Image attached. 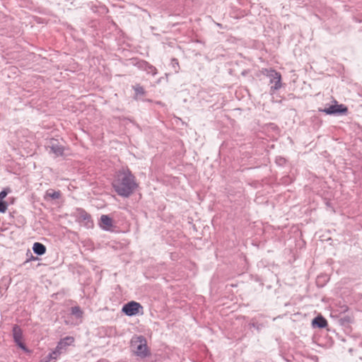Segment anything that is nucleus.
Segmentation results:
<instances>
[{
	"mask_svg": "<svg viewBox=\"0 0 362 362\" xmlns=\"http://www.w3.org/2000/svg\"><path fill=\"white\" fill-rule=\"evenodd\" d=\"M33 252L37 255H42L46 252L45 246L40 243H35L33 247Z\"/></svg>",
	"mask_w": 362,
	"mask_h": 362,
	"instance_id": "nucleus-11",
	"label": "nucleus"
},
{
	"mask_svg": "<svg viewBox=\"0 0 362 362\" xmlns=\"http://www.w3.org/2000/svg\"><path fill=\"white\" fill-rule=\"evenodd\" d=\"M313 325L320 328H324L327 325V322L323 317L317 316L313 320Z\"/></svg>",
	"mask_w": 362,
	"mask_h": 362,
	"instance_id": "nucleus-12",
	"label": "nucleus"
},
{
	"mask_svg": "<svg viewBox=\"0 0 362 362\" xmlns=\"http://www.w3.org/2000/svg\"><path fill=\"white\" fill-rule=\"evenodd\" d=\"M10 189L8 188L4 189L0 192V200H4V199L6 197L8 192H10Z\"/></svg>",
	"mask_w": 362,
	"mask_h": 362,
	"instance_id": "nucleus-18",
	"label": "nucleus"
},
{
	"mask_svg": "<svg viewBox=\"0 0 362 362\" xmlns=\"http://www.w3.org/2000/svg\"><path fill=\"white\" fill-rule=\"evenodd\" d=\"M17 345L21 348L24 351H28L25 346L24 345V344L22 342V341H20L18 343H16Z\"/></svg>",
	"mask_w": 362,
	"mask_h": 362,
	"instance_id": "nucleus-19",
	"label": "nucleus"
},
{
	"mask_svg": "<svg viewBox=\"0 0 362 362\" xmlns=\"http://www.w3.org/2000/svg\"><path fill=\"white\" fill-rule=\"evenodd\" d=\"M172 62H173V65L174 67H175V66H179V64H178L177 59H173Z\"/></svg>",
	"mask_w": 362,
	"mask_h": 362,
	"instance_id": "nucleus-20",
	"label": "nucleus"
},
{
	"mask_svg": "<svg viewBox=\"0 0 362 362\" xmlns=\"http://www.w3.org/2000/svg\"><path fill=\"white\" fill-rule=\"evenodd\" d=\"M148 73L151 74L152 75H156L157 74V70L156 67L152 65H148V68L146 69Z\"/></svg>",
	"mask_w": 362,
	"mask_h": 362,
	"instance_id": "nucleus-17",
	"label": "nucleus"
},
{
	"mask_svg": "<svg viewBox=\"0 0 362 362\" xmlns=\"http://www.w3.org/2000/svg\"><path fill=\"white\" fill-rule=\"evenodd\" d=\"M50 151L56 156H62L64 153V147L59 145L57 140L51 139L49 144Z\"/></svg>",
	"mask_w": 362,
	"mask_h": 362,
	"instance_id": "nucleus-7",
	"label": "nucleus"
},
{
	"mask_svg": "<svg viewBox=\"0 0 362 362\" xmlns=\"http://www.w3.org/2000/svg\"><path fill=\"white\" fill-rule=\"evenodd\" d=\"M132 346L134 349V353L141 357H146L148 354L146 339L143 336L136 337L132 340Z\"/></svg>",
	"mask_w": 362,
	"mask_h": 362,
	"instance_id": "nucleus-2",
	"label": "nucleus"
},
{
	"mask_svg": "<svg viewBox=\"0 0 362 362\" xmlns=\"http://www.w3.org/2000/svg\"><path fill=\"white\" fill-rule=\"evenodd\" d=\"M143 307L139 303L131 301L122 307V312L127 316H133L139 314L142 311Z\"/></svg>",
	"mask_w": 362,
	"mask_h": 362,
	"instance_id": "nucleus-5",
	"label": "nucleus"
},
{
	"mask_svg": "<svg viewBox=\"0 0 362 362\" xmlns=\"http://www.w3.org/2000/svg\"><path fill=\"white\" fill-rule=\"evenodd\" d=\"M61 193L59 191H54L53 189L47 190L46 192V197H50L52 199H57L60 198Z\"/></svg>",
	"mask_w": 362,
	"mask_h": 362,
	"instance_id": "nucleus-13",
	"label": "nucleus"
},
{
	"mask_svg": "<svg viewBox=\"0 0 362 362\" xmlns=\"http://www.w3.org/2000/svg\"><path fill=\"white\" fill-rule=\"evenodd\" d=\"M134 90L137 95H144L145 93L144 88L140 85H136L134 86Z\"/></svg>",
	"mask_w": 362,
	"mask_h": 362,
	"instance_id": "nucleus-15",
	"label": "nucleus"
},
{
	"mask_svg": "<svg viewBox=\"0 0 362 362\" xmlns=\"http://www.w3.org/2000/svg\"><path fill=\"white\" fill-rule=\"evenodd\" d=\"M7 209V204L4 200H0V212L4 213Z\"/></svg>",
	"mask_w": 362,
	"mask_h": 362,
	"instance_id": "nucleus-16",
	"label": "nucleus"
},
{
	"mask_svg": "<svg viewBox=\"0 0 362 362\" xmlns=\"http://www.w3.org/2000/svg\"><path fill=\"white\" fill-rule=\"evenodd\" d=\"M112 219L107 215H102L100 217V226L108 230L112 226Z\"/></svg>",
	"mask_w": 362,
	"mask_h": 362,
	"instance_id": "nucleus-8",
	"label": "nucleus"
},
{
	"mask_svg": "<svg viewBox=\"0 0 362 362\" xmlns=\"http://www.w3.org/2000/svg\"><path fill=\"white\" fill-rule=\"evenodd\" d=\"M78 218L81 221H84L85 224L88 227L93 224L90 215L83 210H81L79 211Z\"/></svg>",
	"mask_w": 362,
	"mask_h": 362,
	"instance_id": "nucleus-9",
	"label": "nucleus"
},
{
	"mask_svg": "<svg viewBox=\"0 0 362 362\" xmlns=\"http://www.w3.org/2000/svg\"><path fill=\"white\" fill-rule=\"evenodd\" d=\"M321 111L325 112L327 115H337L345 114L347 112L348 109L344 105H334L329 106L327 108H325Z\"/></svg>",
	"mask_w": 362,
	"mask_h": 362,
	"instance_id": "nucleus-6",
	"label": "nucleus"
},
{
	"mask_svg": "<svg viewBox=\"0 0 362 362\" xmlns=\"http://www.w3.org/2000/svg\"><path fill=\"white\" fill-rule=\"evenodd\" d=\"M13 336L16 343L21 341L23 338V332L21 329L18 325H14L13 327Z\"/></svg>",
	"mask_w": 362,
	"mask_h": 362,
	"instance_id": "nucleus-10",
	"label": "nucleus"
},
{
	"mask_svg": "<svg viewBox=\"0 0 362 362\" xmlns=\"http://www.w3.org/2000/svg\"><path fill=\"white\" fill-rule=\"evenodd\" d=\"M71 314L75 315L77 318L82 317L83 312L78 306L71 308Z\"/></svg>",
	"mask_w": 362,
	"mask_h": 362,
	"instance_id": "nucleus-14",
	"label": "nucleus"
},
{
	"mask_svg": "<svg viewBox=\"0 0 362 362\" xmlns=\"http://www.w3.org/2000/svg\"><path fill=\"white\" fill-rule=\"evenodd\" d=\"M262 73L270 78L271 83H274V85L271 87L272 89L278 90L281 87V76L279 72L274 69H264Z\"/></svg>",
	"mask_w": 362,
	"mask_h": 362,
	"instance_id": "nucleus-4",
	"label": "nucleus"
},
{
	"mask_svg": "<svg viewBox=\"0 0 362 362\" xmlns=\"http://www.w3.org/2000/svg\"><path fill=\"white\" fill-rule=\"evenodd\" d=\"M74 341V339L72 337H66L62 339L57 344L54 351L50 353L48 355V361L45 362L49 361L51 359H56L58 356L62 353V350L65 349L67 346L71 345Z\"/></svg>",
	"mask_w": 362,
	"mask_h": 362,
	"instance_id": "nucleus-3",
	"label": "nucleus"
},
{
	"mask_svg": "<svg viewBox=\"0 0 362 362\" xmlns=\"http://www.w3.org/2000/svg\"><path fill=\"white\" fill-rule=\"evenodd\" d=\"M112 187L118 195L129 197L137 187V184L130 170L122 169L117 173Z\"/></svg>",
	"mask_w": 362,
	"mask_h": 362,
	"instance_id": "nucleus-1",
	"label": "nucleus"
}]
</instances>
